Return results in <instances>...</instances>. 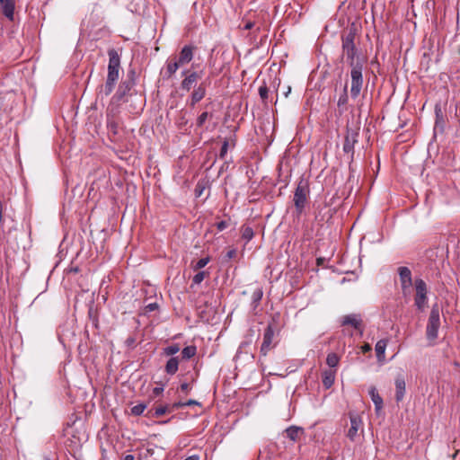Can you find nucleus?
<instances>
[{
	"label": "nucleus",
	"mask_w": 460,
	"mask_h": 460,
	"mask_svg": "<svg viewBox=\"0 0 460 460\" xmlns=\"http://www.w3.org/2000/svg\"><path fill=\"white\" fill-rule=\"evenodd\" d=\"M401 288L412 286L415 290L414 306L420 312H424L428 306V286L420 278H416L412 281L411 270L405 266H401L397 270Z\"/></svg>",
	"instance_id": "f03ea898"
},
{
	"label": "nucleus",
	"mask_w": 460,
	"mask_h": 460,
	"mask_svg": "<svg viewBox=\"0 0 460 460\" xmlns=\"http://www.w3.org/2000/svg\"><path fill=\"white\" fill-rule=\"evenodd\" d=\"M0 6L2 9L3 14L11 22L14 19V9H15V2L14 0H0Z\"/></svg>",
	"instance_id": "9b49d317"
},
{
	"label": "nucleus",
	"mask_w": 460,
	"mask_h": 460,
	"mask_svg": "<svg viewBox=\"0 0 460 460\" xmlns=\"http://www.w3.org/2000/svg\"><path fill=\"white\" fill-rule=\"evenodd\" d=\"M146 405L145 403H138L131 408V413L135 416L141 415L146 410Z\"/></svg>",
	"instance_id": "c756f323"
},
{
	"label": "nucleus",
	"mask_w": 460,
	"mask_h": 460,
	"mask_svg": "<svg viewBox=\"0 0 460 460\" xmlns=\"http://www.w3.org/2000/svg\"><path fill=\"white\" fill-rule=\"evenodd\" d=\"M199 78H200V75L198 72H196V71L190 72L181 81V89L189 92Z\"/></svg>",
	"instance_id": "ddd939ff"
},
{
	"label": "nucleus",
	"mask_w": 460,
	"mask_h": 460,
	"mask_svg": "<svg viewBox=\"0 0 460 460\" xmlns=\"http://www.w3.org/2000/svg\"><path fill=\"white\" fill-rule=\"evenodd\" d=\"M356 33L350 30L341 36L342 58L350 67V96L357 99L364 84L363 67L365 59L360 57L359 50L355 44Z\"/></svg>",
	"instance_id": "f257e3e1"
},
{
	"label": "nucleus",
	"mask_w": 460,
	"mask_h": 460,
	"mask_svg": "<svg viewBox=\"0 0 460 460\" xmlns=\"http://www.w3.org/2000/svg\"><path fill=\"white\" fill-rule=\"evenodd\" d=\"M309 192L310 189L308 181L305 178H300L295 190L293 198L294 205L298 214L303 212Z\"/></svg>",
	"instance_id": "20e7f679"
},
{
	"label": "nucleus",
	"mask_w": 460,
	"mask_h": 460,
	"mask_svg": "<svg viewBox=\"0 0 460 460\" xmlns=\"http://www.w3.org/2000/svg\"><path fill=\"white\" fill-rule=\"evenodd\" d=\"M184 460H199V457L197 455H193V456H188Z\"/></svg>",
	"instance_id": "de8ad7c7"
},
{
	"label": "nucleus",
	"mask_w": 460,
	"mask_h": 460,
	"mask_svg": "<svg viewBox=\"0 0 460 460\" xmlns=\"http://www.w3.org/2000/svg\"><path fill=\"white\" fill-rule=\"evenodd\" d=\"M178 367H179L178 358L172 357L167 361V363L165 365V371L169 375H174L178 371Z\"/></svg>",
	"instance_id": "412c9836"
},
{
	"label": "nucleus",
	"mask_w": 460,
	"mask_h": 460,
	"mask_svg": "<svg viewBox=\"0 0 460 460\" xmlns=\"http://www.w3.org/2000/svg\"><path fill=\"white\" fill-rule=\"evenodd\" d=\"M254 23L252 22H248L245 25H244V30H251L252 27H253Z\"/></svg>",
	"instance_id": "a18cd8bd"
},
{
	"label": "nucleus",
	"mask_w": 460,
	"mask_h": 460,
	"mask_svg": "<svg viewBox=\"0 0 460 460\" xmlns=\"http://www.w3.org/2000/svg\"><path fill=\"white\" fill-rule=\"evenodd\" d=\"M236 256V250L235 249H231L229 250L226 254V258L227 260H231L233 258H234Z\"/></svg>",
	"instance_id": "4c0bfd02"
},
{
	"label": "nucleus",
	"mask_w": 460,
	"mask_h": 460,
	"mask_svg": "<svg viewBox=\"0 0 460 460\" xmlns=\"http://www.w3.org/2000/svg\"><path fill=\"white\" fill-rule=\"evenodd\" d=\"M181 67L178 62L174 58L168 59L165 64L164 77L170 79Z\"/></svg>",
	"instance_id": "dca6fc26"
},
{
	"label": "nucleus",
	"mask_w": 460,
	"mask_h": 460,
	"mask_svg": "<svg viewBox=\"0 0 460 460\" xmlns=\"http://www.w3.org/2000/svg\"><path fill=\"white\" fill-rule=\"evenodd\" d=\"M190 72L189 70H183V71L181 72V75H184V76H186V75H187L188 74H190Z\"/></svg>",
	"instance_id": "09e8293b"
},
{
	"label": "nucleus",
	"mask_w": 460,
	"mask_h": 460,
	"mask_svg": "<svg viewBox=\"0 0 460 460\" xmlns=\"http://www.w3.org/2000/svg\"><path fill=\"white\" fill-rule=\"evenodd\" d=\"M164 390V385L162 384L160 386H156L153 389L154 396L160 395Z\"/></svg>",
	"instance_id": "e433bc0d"
},
{
	"label": "nucleus",
	"mask_w": 460,
	"mask_h": 460,
	"mask_svg": "<svg viewBox=\"0 0 460 460\" xmlns=\"http://www.w3.org/2000/svg\"><path fill=\"white\" fill-rule=\"evenodd\" d=\"M209 261H210V258L208 256L199 259L196 262V264L193 266V270H201L209 262Z\"/></svg>",
	"instance_id": "7c9ffc66"
},
{
	"label": "nucleus",
	"mask_w": 460,
	"mask_h": 460,
	"mask_svg": "<svg viewBox=\"0 0 460 460\" xmlns=\"http://www.w3.org/2000/svg\"><path fill=\"white\" fill-rule=\"evenodd\" d=\"M350 426L347 430L346 436L350 441H356L358 437V431H363L362 420L358 414L349 413Z\"/></svg>",
	"instance_id": "0eeeda50"
},
{
	"label": "nucleus",
	"mask_w": 460,
	"mask_h": 460,
	"mask_svg": "<svg viewBox=\"0 0 460 460\" xmlns=\"http://www.w3.org/2000/svg\"><path fill=\"white\" fill-rule=\"evenodd\" d=\"M229 226V223L226 220H222L217 224V228L218 231L225 230Z\"/></svg>",
	"instance_id": "c9c22d12"
},
{
	"label": "nucleus",
	"mask_w": 460,
	"mask_h": 460,
	"mask_svg": "<svg viewBox=\"0 0 460 460\" xmlns=\"http://www.w3.org/2000/svg\"><path fill=\"white\" fill-rule=\"evenodd\" d=\"M361 349H362V352L367 353V352L371 351L372 347L370 346V344L366 343V344H364V345L361 347Z\"/></svg>",
	"instance_id": "a19ab883"
},
{
	"label": "nucleus",
	"mask_w": 460,
	"mask_h": 460,
	"mask_svg": "<svg viewBox=\"0 0 460 460\" xmlns=\"http://www.w3.org/2000/svg\"><path fill=\"white\" fill-rule=\"evenodd\" d=\"M342 325H351L354 329L359 330L360 334L363 333V330L361 329L362 319L360 314H347L342 318L341 322Z\"/></svg>",
	"instance_id": "9d476101"
},
{
	"label": "nucleus",
	"mask_w": 460,
	"mask_h": 460,
	"mask_svg": "<svg viewBox=\"0 0 460 460\" xmlns=\"http://www.w3.org/2000/svg\"><path fill=\"white\" fill-rule=\"evenodd\" d=\"M395 401L400 402L403 400L406 392V384L403 376H398L394 380Z\"/></svg>",
	"instance_id": "f8f14e48"
},
{
	"label": "nucleus",
	"mask_w": 460,
	"mask_h": 460,
	"mask_svg": "<svg viewBox=\"0 0 460 460\" xmlns=\"http://www.w3.org/2000/svg\"><path fill=\"white\" fill-rule=\"evenodd\" d=\"M287 437L296 442L299 439L300 436L304 433L303 428L296 426H290L285 430Z\"/></svg>",
	"instance_id": "f3484780"
},
{
	"label": "nucleus",
	"mask_w": 460,
	"mask_h": 460,
	"mask_svg": "<svg viewBox=\"0 0 460 460\" xmlns=\"http://www.w3.org/2000/svg\"><path fill=\"white\" fill-rule=\"evenodd\" d=\"M228 150V141L225 140L220 149V156L224 157Z\"/></svg>",
	"instance_id": "f704fd0d"
},
{
	"label": "nucleus",
	"mask_w": 460,
	"mask_h": 460,
	"mask_svg": "<svg viewBox=\"0 0 460 460\" xmlns=\"http://www.w3.org/2000/svg\"><path fill=\"white\" fill-rule=\"evenodd\" d=\"M180 351V347L178 344H172L164 349V353L167 356H172Z\"/></svg>",
	"instance_id": "2f4dec72"
},
{
	"label": "nucleus",
	"mask_w": 460,
	"mask_h": 460,
	"mask_svg": "<svg viewBox=\"0 0 460 460\" xmlns=\"http://www.w3.org/2000/svg\"><path fill=\"white\" fill-rule=\"evenodd\" d=\"M274 330L271 325H268L263 333V341L261 346V353L266 356L272 347Z\"/></svg>",
	"instance_id": "1a4fd4ad"
},
{
	"label": "nucleus",
	"mask_w": 460,
	"mask_h": 460,
	"mask_svg": "<svg viewBox=\"0 0 460 460\" xmlns=\"http://www.w3.org/2000/svg\"><path fill=\"white\" fill-rule=\"evenodd\" d=\"M209 275L208 272L207 271H199L197 274L194 275V277L192 278V283L195 284V285H199L200 284L204 279L206 277H208Z\"/></svg>",
	"instance_id": "bb28decb"
},
{
	"label": "nucleus",
	"mask_w": 460,
	"mask_h": 460,
	"mask_svg": "<svg viewBox=\"0 0 460 460\" xmlns=\"http://www.w3.org/2000/svg\"><path fill=\"white\" fill-rule=\"evenodd\" d=\"M181 407H185V404L184 402H174L172 406H171V411H174L175 409H179V408H181Z\"/></svg>",
	"instance_id": "ea45409f"
},
{
	"label": "nucleus",
	"mask_w": 460,
	"mask_h": 460,
	"mask_svg": "<svg viewBox=\"0 0 460 460\" xmlns=\"http://www.w3.org/2000/svg\"><path fill=\"white\" fill-rule=\"evenodd\" d=\"M356 142H357V140L355 139V137L353 136L350 137L349 135H347L345 137L344 144H343V151L345 153L351 152L354 148V144Z\"/></svg>",
	"instance_id": "5701e85b"
},
{
	"label": "nucleus",
	"mask_w": 460,
	"mask_h": 460,
	"mask_svg": "<svg viewBox=\"0 0 460 460\" xmlns=\"http://www.w3.org/2000/svg\"><path fill=\"white\" fill-rule=\"evenodd\" d=\"M44 460H50V458L49 457H45Z\"/></svg>",
	"instance_id": "603ef678"
},
{
	"label": "nucleus",
	"mask_w": 460,
	"mask_h": 460,
	"mask_svg": "<svg viewBox=\"0 0 460 460\" xmlns=\"http://www.w3.org/2000/svg\"><path fill=\"white\" fill-rule=\"evenodd\" d=\"M411 287L412 286H406V287H402L401 288V291H402V296L408 300L409 297H410V295H411Z\"/></svg>",
	"instance_id": "72a5a7b5"
},
{
	"label": "nucleus",
	"mask_w": 460,
	"mask_h": 460,
	"mask_svg": "<svg viewBox=\"0 0 460 460\" xmlns=\"http://www.w3.org/2000/svg\"><path fill=\"white\" fill-rule=\"evenodd\" d=\"M368 394L371 397V400L375 405L376 411H379L382 410L384 402L382 397L379 395L376 388L375 386H371L369 388Z\"/></svg>",
	"instance_id": "2eb2a0df"
},
{
	"label": "nucleus",
	"mask_w": 460,
	"mask_h": 460,
	"mask_svg": "<svg viewBox=\"0 0 460 460\" xmlns=\"http://www.w3.org/2000/svg\"><path fill=\"white\" fill-rule=\"evenodd\" d=\"M167 411H172L171 407L167 405L157 406L154 409L153 417L160 418L164 415Z\"/></svg>",
	"instance_id": "b1692460"
},
{
	"label": "nucleus",
	"mask_w": 460,
	"mask_h": 460,
	"mask_svg": "<svg viewBox=\"0 0 460 460\" xmlns=\"http://www.w3.org/2000/svg\"><path fill=\"white\" fill-rule=\"evenodd\" d=\"M109 64H108V75L106 82L103 85L100 86V90L98 94L109 96L119 79V67H120V58L118 52L115 49L109 50Z\"/></svg>",
	"instance_id": "7ed1b4c3"
},
{
	"label": "nucleus",
	"mask_w": 460,
	"mask_h": 460,
	"mask_svg": "<svg viewBox=\"0 0 460 460\" xmlns=\"http://www.w3.org/2000/svg\"><path fill=\"white\" fill-rule=\"evenodd\" d=\"M136 73L134 70H130L127 74V79L122 81L116 92V93L113 95V99L116 102H121L124 100V97L130 92V90L134 87L136 84Z\"/></svg>",
	"instance_id": "423d86ee"
},
{
	"label": "nucleus",
	"mask_w": 460,
	"mask_h": 460,
	"mask_svg": "<svg viewBox=\"0 0 460 460\" xmlns=\"http://www.w3.org/2000/svg\"><path fill=\"white\" fill-rule=\"evenodd\" d=\"M127 342H128V344L133 343V342H134V340H133V339H128Z\"/></svg>",
	"instance_id": "8fccbe9b"
},
{
	"label": "nucleus",
	"mask_w": 460,
	"mask_h": 460,
	"mask_svg": "<svg viewBox=\"0 0 460 460\" xmlns=\"http://www.w3.org/2000/svg\"><path fill=\"white\" fill-rule=\"evenodd\" d=\"M180 388L182 392H187L189 390V384L182 383Z\"/></svg>",
	"instance_id": "c03bdc74"
},
{
	"label": "nucleus",
	"mask_w": 460,
	"mask_h": 460,
	"mask_svg": "<svg viewBox=\"0 0 460 460\" xmlns=\"http://www.w3.org/2000/svg\"><path fill=\"white\" fill-rule=\"evenodd\" d=\"M197 353V348L194 345L187 346L181 350V356L183 359H190L193 358Z\"/></svg>",
	"instance_id": "4be33fe9"
},
{
	"label": "nucleus",
	"mask_w": 460,
	"mask_h": 460,
	"mask_svg": "<svg viewBox=\"0 0 460 460\" xmlns=\"http://www.w3.org/2000/svg\"><path fill=\"white\" fill-rule=\"evenodd\" d=\"M440 327V314L438 305L436 304L432 306L427 327L426 336L429 341H434L438 338V329Z\"/></svg>",
	"instance_id": "39448f33"
},
{
	"label": "nucleus",
	"mask_w": 460,
	"mask_h": 460,
	"mask_svg": "<svg viewBox=\"0 0 460 460\" xmlns=\"http://www.w3.org/2000/svg\"><path fill=\"white\" fill-rule=\"evenodd\" d=\"M185 406H190V405H195V404H199V402L195 400H189L187 402H184Z\"/></svg>",
	"instance_id": "37998d69"
},
{
	"label": "nucleus",
	"mask_w": 460,
	"mask_h": 460,
	"mask_svg": "<svg viewBox=\"0 0 460 460\" xmlns=\"http://www.w3.org/2000/svg\"><path fill=\"white\" fill-rule=\"evenodd\" d=\"M245 345H247V343H246V342L242 343V345L240 346V349H241V348H243V346H245Z\"/></svg>",
	"instance_id": "3c124183"
},
{
	"label": "nucleus",
	"mask_w": 460,
	"mask_h": 460,
	"mask_svg": "<svg viewBox=\"0 0 460 460\" xmlns=\"http://www.w3.org/2000/svg\"><path fill=\"white\" fill-rule=\"evenodd\" d=\"M387 346V340H379L375 347L376 354L378 361H382L385 358V352Z\"/></svg>",
	"instance_id": "aec40b11"
},
{
	"label": "nucleus",
	"mask_w": 460,
	"mask_h": 460,
	"mask_svg": "<svg viewBox=\"0 0 460 460\" xmlns=\"http://www.w3.org/2000/svg\"><path fill=\"white\" fill-rule=\"evenodd\" d=\"M262 296H263V291L261 288H256L252 295V304L254 305V307H256L260 301L261 300L262 298Z\"/></svg>",
	"instance_id": "a878e982"
},
{
	"label": "nucleus",
	"mask_w": 460,
	"mask_h": 460,
	"mask_svg": "<svg viewBox=\"0 0 460 460\" xmlns=\"http://www.w3.org/2000/svg\"><path fill=\"white\" fill-rule=\"evenodd\" d=\"M212 114L208 111L202 112L197 119V127L201 128L208 118H211Z\"/></svg>",
	"instance_id": "c85d7f7f"
},
{
	"label": "nucleus",
	"mask_w": 460,
	"mask_h": 460,
	"mask_svg": "<svg viewBox=\"0 0 460 460\" xmlns=\"http://www.w3.org/2000/svg\"><path fill=\"white\" fill-rule=\"evenodd\" d=\"M259 94L261 99L265 102L269 94V89L265 84L259 87Z\"/></svg>",
	"instance_id": "473e14b6"
},
{
	"label": "nucleus",
	"mask_w": 460,
	"mask_h": 460,
	"mask_svg": "<svg viewBox=\"0 0 460 460\" xmlns=\"http://www.w3.org/2000/svg\"><path fill=\"white\" fill-rule=\"evenodd\" d=\"M254 233L252 227L244 226L242 230V237L247 242L253 238Z\"/></svg>",
	"instance_id": "cd10ccee"
},
{
	"label": "nucleus",
	"mask_w": 460,
	"mask_h": 460,
	"mask_svg": "<svg viewBox=\"0 0 460 460\" xmlns=\"http://www.w3.org/2000/svg\"><path fill=\"white\" fill-rule=\"evenodd\" d=\"M158 308V305L156 303H150L146 306V311L153 312Z\"/></svg>",
	"instance_id": "58836bf2"
},
{
	"label": "nucleus",
	"mask_w": 460,
	"mask_h": 460,
	"mask_svg": "<svg viewBox=\"0 0 460 460\" xmlns=\"http://www.w3.org/2000/svg\"><path fill=\"white\" fill-rule=\"evenodd\" d=\"M323 377V385L326 389H329L332 386L335 380V372L329 369L324 370L322 374Z\"/></svg>",
	"instance_id": "6ab92c4d"
},
{
	"label": "nucleus",
	"mask_w": 460,
	"mask_h": 460,
	"mask_svg": "<svg viewBox=\"0 0 460 460\" xmlns=\"http://www.w3.org/2000/svg\"><path fill=\"white\" fill-rule=\"evenodd\" d=\"M204 188L200 187L199 184H198L195 188V194L197 197H199L202 194Z\"/></svg>",
	"instance_id": "79ce46f5"
},
{
	"label": "nucleus",
	"mask_w": 460,
	"mask_h": 460,
	"mask_svg": "<svg viewBox=\"0 0 460 460\" xmlns=\"http://www.w3.org/2000/svg\"><path fill=\"white\" fill-rule=\"evenodd\" d=\"M206 95V85L204 83L196 87L190 96V105L195 106L196 103L200 102Z\"/></svg>",
	"instance_id": "4468645a"
},
{
	"label": "nucleus",
	"mask_w": 460,
	"mask_h": 460,
	"mask_svg": "<svg viewBox=\"0 0 460 460\" xmlns=\"http://www.w3.org/2000/svg\"><path fill=\"white\" fill-rule=\"evenodd\" d=\"M195 47L191 45H185L180 51L177 57L173 58L178 62V64L182 66L184 65L189 64L194 56Z\"/></svg>",
	"instance_id": "6e6552de"
},
{
	"label": "nucleus",
	"mask_w": 460,
	"mask_h": 460,
	"mask_svg": "<svg viewBox=\"0 0 460 460\" xmlns=\"http://www.w3.org/2000/svg\"><path fill=\"white\" fill-rule=\"evenodd\" d=\"M121 460H135V456L133 455H126Z\"/></svg>",
	"instance_id": "49530a36"
},
{
	"label": "nucleus",
	"mask_w": 460,
	"mask_h": 460,
	"mask_svg": "<svg viewBox=\"0 0 460 460\" xmlns=\"http://www.w3.org/2000/svg\"><path fill=\"white\" fill-rule=\"evenodd\" d=\"M349 102V95H348V84L346 83L342 93L339 96V99L337 101V106L339 109H341L342 111H347V105Z\"/></svg>",
	"instance_id": "a211bd4d"
},
{
	"label": "nucleus",
	"mask_w": 460,
	"mask_h": 460,
	"mask_svg": "<svg viewBox=\"0 0 460 460\" xmlns=\"http://www.w3.org/2000/svg\"><path fill=\"white\" fill-rule=\"evenodd\" d=\"M340 358L336 353H329L326 358V364L330 367H335L338 366Z\"/></svg>",
	"instance_id": "393cba45"
}]
</instances>
